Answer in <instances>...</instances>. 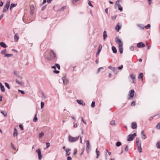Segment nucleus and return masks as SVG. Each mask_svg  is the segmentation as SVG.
<instances>
[{
    "mask_svg": "<svg viewBox=\"0 0 160 160\" xmlns=\"http://www.w3.org/2000/svg\"><path fill=\"white\" fill-rule=\"evenodd\" d=\"M79 136L76 137H73L70 135L68 136V139L69 142H76L79 139Z\"/></svg>",
    "mask_w": 160,
    "mask_h": 160,
    "instance_id": "f257e3e1",
    "label": "nucleus"
},
{
    "mask_svg": "<svg viewBox=\"0 0 160 160\" xmlns=\"http://www.w3.org/2000/svg\"><path fill=\"white\" fill-rule=\"evenodd\" d=\"M49 55L50 57L48 58H47V60L49 61L54 60L56 57V55L55 53L52 50H50Z\"/></svg>",
    "mask_w": 160,
    "mask_h": 160,
    "instance_id": "f03ea898",
    "label": "nucleus"
},
{
    "mask_svg": "<svg viewBox=\"0 0 160 160\" xmlns=\"http://www.w3.org/2000/svg\"><path fill=\"white\" fill-rule=\"evenodd\" d=\"M10 2V0H8L6 2V5L4 6L3 12L4 13L6 12L8 9Z\"/></svg>",
    "mask_w": 160,
    "mask_h": 160,
    "instance_id": "7ed1b4c3",
    "label": "nucleus"
},
{
    "mask_svg": "<svg viewBox=\"0 0 160 160\" xmlns=\"http://www.w3.org/2000/svg\"><path fill=\"white\" fill-rule=\"evenodd\" d=\"M136 135H137L135 133H134L132 134H129L128 136L127 141H132Z\"/></svg>",
    "mask_w": 160,
    "mask_h": 160,
    "instance_id": "20e7f679",
    "label": "nucleus"
},
{
    "mask_svg": "<svg viewBox=\"0 0 160 160\" xmlns=\"http://www.w3.org/2000/svg\"><path fill=\"white\" fill-rule=\"evenodd\" d=\"M36 152L38 153V159L39 160H41L42 158V155L40 148L36 150Z\"/></svg>",
    "mask_w": 160,
    "mask_h": 160,
    "instance_id": "39448f33",
    "label": "nucleus"
},
{
    "mask_svg": "<svg viewBox=\"0 0 160 160\" xmlns=\"http://www.w3.org/2000/svg\"><path fill=\"white\" fill-rule=\"evenodd\" d=\"M115 42L117 44H118L119 46L123 45L122 42L118 37H117L116 38Z\"/></svg>",
    "mask_w": 160,
    "mask_h": 160,
    "instance_id": "423d86ee",
    "label": "nucleus"
},
{
    "mask_svg": "<svg viewBox=\"0 0 160 160\" xmlns=\"http://www.w3.org/2000/svg\"><path fill=\"white\" fill-rule=\"evenodd\" d=\"M145 46V44L142 42H139L137 44V46L138 48H143Z\"/></svg>",
    "mask_w": 160,
    "mask_h": 160,
    "instance_id": "0eeeda50",
    "label": "nucleus"
},
{
    "mask_svg": "<svg viewBox=\"0 0 160 160\" xmlns=\"http://www.w3.org/2000/svg\"><path fill=\"white\" fill-rule=\"evenodd\" d=\"M63 83L64 84L67 85L68 83V80L66 79L65 77H63L62 78Z\"/></svg>",
    "mask_w": 160,
    "mask_h": 160,
    "instance_id": "6e6552de",
    "label": "nucleus"
},
{
    "mask_svg": "<svg viewBox=\"0 0 160 160\" xmlns=\"http://www.w3.org/2000/svg\"><path fill=\"white\" fill-rule=\"evenodd\" d=\"M102 45L101 44H100L99 45V47L98 48L97 52L96 53V56L98 55L99 54L100 52V51L102 49Z\"/></svg>",
    "mask_w": 160,
    "mask_h": 160,
    "instance_id": "1a4fd4ad",
    "label": "nucleus"
},
{
    "mask_svg": "<svg viewBox=\"0 0 160 160\" xmlns=\"http://www.w3.org/2000/svg\"><path fill=\"white\" fill-rule=\"evenodd\" d=\"M86 150L88 152V150L90 149V144L88 140H86Z\"/></svg>",
    "mask_w": 160,
    "mask_h": 160,
    "instance_id": "9d476101",
    "label": "nucleus"
},
{
    "mask_svg": "<svg viewBox=\"0 0 160 160\" xmlns=\"http://www.w3.org/2000/svg\"><path fill=\"white\" fill-rule=\"evenodd\" d=\"M71 151V149L67 148L65 149L66 156H68L70 154V151Z\"/></svg>",
    "mask_w": 160,
    "mask_h": 160,
    "instance_id": "9b49d317",
    "label": "nucleus"
},
{
    "mask_svg": "<svg viewBox=\"0 0 160 160\" xmlns=\"http://www.w3.org/2000/svg\"><path fill=\"white\" fill-rule=\"evenodd\" d=\"M76 101L79 104L82 105L83 106L85 104L83 102L82 100H77Z\"/></svg>",
    "mask_w": 160,
    "mask_h": 160,
    "instance_id": "f8f14e48",
    "label": "nucleus"
},
{
    "mask_svg": "<svg viewBox=\"0 0 160 160\" xmlns=\"http://www.w3.org/2000/svg\"><path fill=\"white\" fill-rule=\"evenodd\" d=\"M134 91L133 89L131 90L130 92L129 96L130 98H132L134 96Z\"/></svg>",
    "mask_w": 160,
    "mask_h": 160,
    "instance_id": "ddd939ff",
    "label": "nucleus"
},
{
    "mask_svg": "<svg viewBox=\"0 0 160 160\" xmlns=\"http://www.w3.org/2000/svg\"><path fill=\"white\" fill-rule=\"evenodd\" d=\"M119 51L120 54H122L123 52V45H120L119 46Z\"/></svg>",
    "mask_w": 160,
    "mask_h": 160,
    "instance_id": "4468645a",
    "label": "nucleus"
},
{
    "mask_svg": "<svg viewBox=\"0 0 160 160\" xmlns=\"http://www.w3.org/2000/svg\"><path fill=\"white\" fill-rule=\"evenodd\" d=\"M137 127V124L136 123L134 122L132 123V128L133 129H135Z\"/></svg>",
    "mask_w": 160,
    "mask_h": 160,
    "instance_id": "2eb2a0df",
    "label": "nucleus"
},
{
    "mask_svg": "<svg viewBox=\"0 0 160 160\" xmlns=\"http://www.w3.org/2000/svg\"><path fill=\"white\" fill-rule=\"evenodd\" d=\"M0 87L1 91L2 92H5V88L4 86L2 85V83L0 82Z\"/></svg>",
    "mask_w": 160,
    "mask_h": 160,
    "instance_id": "dca6fc26",
    "label": "nucleus"
},
{
    "mask_svg": "<svg viewBox=\"0 0 160 160\" xmlns=\"http://www.w3.org/2000/svg\"><path fill=\"white\" fill-rule=\"evenodd\" d=\"M19 39V37L17 33H16L15 34L14 37V40L15 42H17Z\"/></svg>",
    "mask_w": 160,
    "mask_h": 160,
    "instance_id": "f3484780",
    "label": "nucleus"
},
{
    "mask_svg": "<svg viewBox=\"0 0 160 160\" xmlns=\"http://www.w3.org/2000/svg\"><path fill=\"white\" fill-rule=\"evenodd\" d=\"M138 149L140 153L142 152V148H141V143H140L139 145L138 146Z\"/></svg>",
    "mask_w": 160,
    "mask_h": 160,
    "instance_id": "a211bd4d",
    "label": "nucleus"
},
{
    "mask_svg": "<svg viewBox=\"0 0 160 160\" xmlns=\"http://www.w3.org/2000/svg\"><path fill=\"white\" fill-rule=\"evenodd\" d=\"M0 46L3 48H6L7 47V45L4 42H1L0 43Z\"/></svg>",
    "mask_w": 160,
    "mask_h": 160,
    "instance_id": "6ab92c4d",
    "label": "nucleus"
},
{
    "mask_svg": "<svg viewBox=\"0 0 160 160\" xmlns=\"http://www.w3.org/2000/svg\"><path fill=\"white\" fill-rule=\"evenodd\" d=\"M107 37V32L106 31H104L103 32V40H105Z\"/></svg>",
    "mask_w": 160,
    "mask_h": 160,
    "instance_id": "aec40b11",
    "label": "nucleus"
},
{
    "mask_svg": "<svg viewBox=\"0 0 160 160\" xmlns=\"http://www.w3.org/2000/svg\"><path fill=\"white\" fill-rule=\"evenodd\" d=\"M13 135L14 137L17 136L18 135V131L17 130V129L15 128L14 129V132Z\"/></svg>",
    "mask_w": 160,
    "mask_h": 160,
    "instance_id": "412c9836",
    "label": "nucleus"
},
{
    "mask_svg": "<svg viewBox=\"0 0 160 160\" xmlns=\"http://www.w3.org/2000/svg\"><path fill=\"white\" fill-rule=\"evenodd\" d=\"M51 68L53 69H54L55 70L54 71V72L56 73H58L59 72V71L58 70H56V68L55 66H52L51 67Z\"/></svg>",
    "mask_w": 160,
    "mask_h": 160,
    "instance_id": "4be33fe9",
    "label": "nucleus"
},
{
    "mask_svg": "<svg viewBox=\"0 0 160 160\" xmlns=\"http://www.w3.org/2000/svg\"><path fill=\"white\" fill-rule=\"evenodd\" d=\"M41 95H42L41 98H42V100H45L46 99V96H45V95L44 94V93L43 92H42L41 93Z\"/></svg>",
    "mask_w": 160,
    "mask_h": 160,
    "instance_id": "5701e85b",
    "label": "nucleus"
},
{
    "mask_svg": "<svg viewBox=\"0 0 160 160\" xmlns=\"http://www.w3.org/2000/svg\"><path fill=\"white\" fill-rule=\"evenodd\" d=\"M112 48L113 53H116L117 52V50L116 48L114 46H112Z\"/></svg>",
    "mask_w": 160,
    "mask_h": 160,
    "instance_id": "b1692460",
    "label": "nucleus"
},
{
    "mask_svg": "<svg viewBox=\"0 0 160 160\" xmlns=\"http://www.w3.org/2000/svg\"><path fill=\"white\" fill-rule=\"evenodd\" d=\"M131 78L133 80L132 83H134V80L135 79V76L134 75L132 74L130 76Z\"/></svg>",
    "mask_w": 160,
    "mask_h": 160,
    "instance_id": "393cba45",
    "label": "nucleus"
},
{
    "mask_svg": "<svg viewBox=\"0 0 160 160\" xmlns=\"http://www.w3.org/2000/svg\"><path fill=\"white\" fill-rule=\"evenodd\" d=\"M119 23H118L117 25L115 27V28L116 30L117 31H118L119 30L121 29V27L119 25Z\"/></svg>",
    "mask_w": 160,
    "mask_h": 160,
    "instance_id": "a878e982",
    "label": "nucleus"
},
{
    "mask_svg": "<svg viewBox=\"0 0 160 160\" xmlns=\"http://www.w3.org/2000/svg\"><path fill=\"white\" fill-rule=\"evenodd\" d=\"M108 68L112 70V71H113V72H115V71L117 70L116 68H114V67H112L111 66H109L108 67Z\"/></svg>",
    "mask_w": 160,
    "mask_h": 160,
    "instance_id": "bb28decb",
    "label": "nucleus"
},
{
    "mask_svg": "<svg viewBox=\"0 0 160 160\" xmlns=\"http://www.w3.org/2000/svg\"><path fill=\"white\" fill-rule=\"evenodd\" d=\"M17 6V4H15V3H12L11 5V6H10V10H12V8H13L15 7H16V6Z\"/></svg>",
    "mask_w": 160,
    "mask_h": 160,
    "instance_id": "cd10ccee",
    "label": "nucleus"
},
{
    "mask_svg": "<svg viewBox=\"0 0 160 160\" xmlns=\"http://www.w3.org/2000/svg\"><path fill=\"white\" fill-rule=\"evenodd\" d=\"M143 77V74L142 73H141L138 77V78L139 79H141L142 80Z\"/></svg>",
    "mask_w": 160,
    "mask_h": 160,
    "instance_id": "c85d7f7f",
    "label": "nucleus"
},
{
    "mask_svg": "<svg viewBox=\"0 0 160 160\" xmlns=\"http://www.w3.org/2000/svg\"><path fill=\"white\" fill-rule=\"evenodd\" d=\"M96 152L97 155L96 158H98L99 156V152L98 151L97 148L96 150Z\"/></svg>",
    "mask_w": 160,
    "mask_h": 160,
    "instance_id": "c756f323",
    "label": "nucleus"
},
{
    "mask_svg": "<svg viewBox=\"0 0 160 160\" xmlns=\"http://www.w3.org/2000/svg\"><path fill=\"white\" fill-rule=\"evenodd\" d=\"M16 82L17 83L20 85H23V84L22 81L19 82L17 79H16Z\"/></svg>",
    "mask_w": 160,
    "mask_h": 160,
    "instance_id": "7c9ffc66",
    "label": "nucleus"
},
{
    "mask_svg": "<svg viewBox=\"0 0 160 160\" xmlns=\"http://www.w3.org/2000/svg\"><path fill=\"white\" fill-rule=\"evenodd\" d=\"M156 146L157 148L160 149V141L157 142Z\"/></svg>",
    "mask_w": 160,
    "mask_h": 160,
    "instance_id": "2f4dec72",
    "label": "nucleus"
},
{
    "mask_svg": "<svg viewBox=\"0 0 160 160\" xmlns=\"http://www.w3.org/2000/svg\"><path fill=\"white\" fill-rule=\"evenodd\" d=\"M110 124L112 125H116L115 121L114 120H112L110 122Z\"/></svg>",
    "mask_w": 160,
    "mask_h": 160,
    "instance_id": "473e14b6",
    "label": "nucleus"
},
{
    "mask_svg": "<svg viewBox=\"0 0 160 160\" xmlns=\"http://www.w3.org/2000/svg\"><path fill=\"white\" fill-rule=\"evenodd\" d=\"M37 114H36L35 115L34 118L33 119V121L34 122H36L38 120V118L37 117Z\"/></svg>",
    "mask_w": 160,
    "mask_h": 160,
    "instance_id": "72a5a7b5",
    "label": "nucleus"
},
{
    "mask_svg": "<svg viewBox=\"0 0 160 160\" xmlns=\"http://www.w3.org/2000/svg\"><path fill=\"white\" fill-rule=\"evenodd\" d=\"M44 135V133L43 132H41L39 134V138H41Z\"/></svg>",
    "mask_w": 160,
    "mask_h": 160,
    "instance_id": "f704fd0d",
    "label": "nucleus"
},
{
    "mask_svg": "<svg viewBox=\"0 0 160 160\" xmlns=\"http://www.w3.org/2000/svg\"><path fill=\"white\" fill-rule=\"evenodd\" d=\"M12 56V54H6L5 55L4 57H9Z\"/></svg>",
    "mask_w": 160,
    "mask_h": 160,
    "instance_id": "c9c22d12",
    "label": "nucleus"
},
{
    "mask_svg": "<svg viewBox=\"0 0 160 160\" xmlns=\"http://www.w3.org/2000/svg\"><path fill=\"white\" fill-rule=\"evenodd\" d=\"M120 2V0H117L115 2V5L118 6L119 5H120L119 4V2Z\"/></svg>",
    "mask_w": 160,
    "mask_h": 160,
    "instance_id": "e433bc0d",
    "label": "nucleus"
},
{
    "mask_svg": "<svg viewBox=\"0 0 160 160\" xmlns=\"http://www.w3.org/2000/svg\"><path fill=\"white\" fill-rule=\"evenodd\" d=\"M30 9L31 11H33L34 9V7L33 5H32L30 6Z\"/></svg>",
    "mask_w": 160,
    "mask_h": 160,
    "instance_id": "4c0bfd02",
    "label": "nucleus"
},
{
    "mask_svg": "<svg viewBox=\"0 0 160 160\" xmlns=\"http://www.w3.org/2000/svg\"><path fill=\"white\" fill-rule=\"evenodd\" d=\"M121 144V142H118L116 143V145L117 147H119Z\"/></svg>",
    "mask_w": 160,
    "mask_h": 160,
    "instance_id": "58836bf2",
    "label": "nucleus"
},
{
    "mask_svg": "<svg viewBox=\"0 0 160 160\" xmlns=\"http://www.w3.org/2000/svg\"><path fill=\"white\" fill-rule=\"evenodd\" d=\"M6 49H4L1 51V53L2 54H4L6 53Z\"/></svg>",
    "mask_w": 160,
    "mask_h": 160,
    "instance_id": "ea45409f",
    "label": "nucleus"
},
{
    "mask_svg": "<svg viewBox=\"0 0 160 160\" xmlns=\"http://www.w3.org/2000/svg\"><path fill=\"white\" fill-rule=\"evenodd\" d=\"M1 113L2 114H3L4 115V116H6L7 115V113L6 112H4L3 111H1Z\"/></svg>",
    "mask_w": 160,
    "mask_h": 160,
    "instance_id": "a19ab883",
    "label": "nucleus"
},
{
    "mask_svg": "<svg viewBox=\"0 0 160 160\" xmlns=\"http://www.w3.org/2000/svg\"><path fill=\"white\" fill-rule=\"evenodd\" d=\"M95 102L94 101H92L91 105V107L92 108L94 107L95 106Z\"/></svg>",
    "mask_w": 160,
    "mask_h": 160,
    "instance_id": "79ce46f5",
    "label": "nucleus"
},
{
    "mask_svg": "<svg viewBox=\"0 0 160 160\" xmlns=\"http://www.w3.org/2000/svg\"><path fill=\"white\" fill-rule=\"evenodd\" d=\"M44 102H41V108H42L44 106Z\"/></svg>",
    "mask_w": 160,
    "mask_h": 160,
    "instance_id": "37998d69",
    "label": "nucleus"
},
{
    "mask_svg": "<svg viewBox=\"0 0 160 160\" xmlns=\"http://www.w3.org/2000/svg\"><path fill=\"white\" fill-rule=\"evenodd\" d=\"M118 9L120 11H122V7L120 5H119L118 6Z\"/></svg>",
    "mask_w": 160,
    "mask_h": 160,
    "instance_id": "c03bdc74",
    "label": "nucleus"
},
{
    "mask_svg": "<svg viewBox=\"0 0 160 160\" xmlns=\"http://www.w3.org/2000/svg\"><path fill=\"white\" fill-rule=\"evenodd\" d=\"M5 84L6 87H7L8 89H9L10 88V87L8 83L6 82H5Z\"/></svg>",
    "mask_w": 160,
    "mask_h": 160,
    "instance_id": "a18cd8bd",
    "label": "nucleus"
},
{
    "mask_svg": "<svg viewBox=\"0 0 160 160\" xmlns=\"http://www.w3.org/2000/svg\"><path fill=\"white\" fill-rule=\"evenodd\" d=\"M104 69V68L103 67H101V68H99L97 70V73H98L100 72V71L101 69Z\"/></svg>",
    "mask_w": 160,
    "mask_h": 160,
    "instance_id": "49530a36",
    "label": "nucleus"
},
{
    "mask_svg": "<svg viewBox=\"0 0 160 160\" xmlns=\"http://www.w3.org/2000/svg\"><path fill=\"white\" fill-rule=\"evenodd\" d=\"M55 66L57 67L58 69V70H59L60 69V66L59 64L56 63L55 64Z\"/></svg>",
    "mask_w": 160,
    "mask_h": 160,
    "instance_id": "de8ad7c7",
    "label": "nucleus"
},
{
    "mask_svg": "<svg viewBox=\"0 0 160 160\" xmlns=\"http://www.w3.org/2000/svg\"><path fill=\"white\" fill-rule=\"evenodd\" d=\"M66 8V7L65 6H63L59 10L62 11L64 10Z\"/></svg>",
    "mask_w": 160,
    "mask_h": 160,
    "instance_id": "09e8293b",
    "label": "nucleus"
},
{
    "mask_svg": "<svg viewBox=\"0 0 160 160\" xmlns=\"http://www.w3.org/2000/svg\"><path fill=\"white\" fill-rule=\"evenodd\" d=\"M156 128L160 129V122L157 125Z\"/></svg>",
    "mask_w": 160,
    "mask_h": 160,
    "instance_id": "8fccbe9b",
    "label": "nucleus"
},
{
    "mask_svg": "<svg viewBox=\"0 0 160 160\" xmlns=\"http://www.w3.org/2000/svg\"><path fill=\"white\" fill-rule=\"evenodd\" d=\"M150 27V25L149 24H147L146 26H145V28L146 29H148Z\"/></svg>",
    "mask_w": 160,
    "mask_h": 160,
    "instance_id": "3c124183",
    "label": "nucleus"
},
{
    "mask_svg": "<svg viewBox=\"0 0 160 160\" xmlns=\"http://www.w3.org/2000/svg\"><path fill=\"white\" fill-rule=\"evenodd\" d=\"M142 138L143 139H144L145 138H147V136L145 134L142 135Z\"/></svg>",
    "mask_w": 160,
    "mask_h": 160,
    "instance_id": "603ef678",
    "label": "nucleus"
},
{
    "mask_svg": "<svg viewBox=\"0 0 160 160\" xmlns=\"http://www.w3.org/2000/svg\"><path fill=\"white\" fill-rule=\"evenodd\" d=\"M134 47L133 46H131L130 47V49L132 51H134Z\"/></svg>",
    "mask_w": 160,
    "mask_h": 160,
    "instance_id": "864d4df0",
    "label": "nucleus"
},
{
    "mask_svg": "<svg viewBox=\"0 0 160 160\" xmlns=\"http://www.w3.org/2000/svg\"><path fill=\"white\" fill-rule=\"evenodd\" d=\"M77 151L76 149H75L74 150L73 155H76L77 153Z\"/></svg>",
    "mask_w": 160,
    "mask_h": 160,
    "instance_id": "5fc2aeb1",
    "label": "nucleus"
},
{
    "mask_svg": "<svg viewBox=\"0 0 160 160\" xmlns=\"http://www.w3.org/2000/svg\"><path fill=\"white\" fill-rule=\"evenodd\" d=\"M47 148H48L50 146V143L49 142H47L46 143Z\"/></svg>",
    "mask_w": 160,
    "mask_h": 160,
    "instance_id": "6e6d98bb",
    "label": "nucleus"
},
{
    "mask_svg": "<svg viewBox=\"0 0 160 160\" xmlns=\"http://www.w3.org/2000/svg\"><path fill=\"white\" fill-rule=\"evenodd\" d=\"M138 26L141 29H143L144 28V26L143 25H138Z\"/></svg>",
    "mask_w": 160,
    "mask_h": 160,
    "instance_id": "4d7b16f0",
    "label": "nucleus"
},
{
    "mask_svg": "<svg viewBox=\"0 0 160 160\" xmlns=\"http://www.w3.org/2000/svg\"><path fill=\"white\" fill-rule=\"evenodd\" d=\"M19 127L21 129V130H23V127L22 125L21 124V125H19Z\"/></svg>",
    "mask_w": 160,
    "mask_h": 160,
    "instance_id": "13d9d810",
    "label": "nucleus"
},
{
    "mask_svg": "<svg viewBox=\"0 0 160 160\" xmlns=\"http://www.w3.org/2000/svg\"><path fill=\"white\" fill-rule=\"evenodd\" d=\"M88 4L89 6H90L92 7H93V5H92V3H91V2L90 1H88Z\"/></svg>",
    "mask_w": 160,
    "mask_h": 160,
    "instance_id": "bf43d9fd",
    "label": "nucleus"
},
{
    "mask_svg": "<svg viewBox=\"0 0 160 160\" xmlns=\"http://www.w3.org/2000/svg\"><path fill=\"white\" fill-rule=\"evenodd\" d=\"M18 91L19 92H21V93L22 94H24L25 93L23 91H22L19 89H18Z\"/></svg>",
    "mask_w": 160,
    "mask_h": 160,
    "instance_id": "052dcab7",
    "label": "nucleus"
},
{
    "mask_svg": "<svg viewBox=\"0 0 160 160\" xmlns=\"http://www.w3.org/2000/svg\"><path fill=\"white\" fill-rule=\"evenodd\" d=\"M79 0H72V3L73 4H74L76 2Z\"/></svg>",
    "mask_w": 160,
    "mask_h": 160,
    "instance_id": "680f3d73",
    "label": "nucleus"
},
{
    "mask_svg": "<svg viewBox=\"0 0 160 160\" xmlns=\"http://www.w3.org/2000/svg\"><path fill=\"white\" fill-rule=\"evenodd\" d=\"M123 65H121L119 67H118V69L119 70H121L123 68Z\"/></svg>",
    "mask_w": 160,
    "mask_h": 160,
    "instance_id": "e2e57ef3",
    "label": "nucleus"
},
{
    "mask_svg": "<svg viewBox=\"0 0 160 160\" xmlns=\"http://www.w3.org/2000/svg\"><path fill=\"white\" fill-rule=\"evenodd\" d=\"M125 151L126 152H128V145H126V147H125Z\"/></svg>",
    "mask_w": 160,
    "mask_h": 160,
    "instance_id": "0e129e2a",
    "label": "nucleus"
},
{
    "mask_svg": "<svg viewBox=\"0 0 160 160\" xmlns=\"http://www.w3.org/2000/svg\"><path fill=\"white\" fill-rule=\"evenodd\" d=\"M116 17L117 16L116 15H114V16L112 17V19L115 20V19H116Z\"/></svg>",
    "mask_w": 160,
    "mask_h": 160,
    "instance_id": "69168bd1",
    "label": "nucleus"
},
{
    "mask_svg": "<svg viewBox=\"0 0 160 160\" xmlns=\"http://www.w3.org/2000/svg\"><path fill=\"white\" fill-rule=\"evenodd\" d=\"M74 124H73V127L74 128H76L77 127V123H75L74 122Z\"/></svg>",
    "mask_w": 160,
    "mask_h": 160,
    "instance_id": "338daca9",
    "label": "nucleus"
},
{
    "mask_svg": "<svg viewBox=\"0 0 160 160\" xmlns=\"http://www.w3.org/2000/svg\"><path fill=\"white\" fill-rule=\"evenodd\" d=\"M67 160H72V159L70 157H68L67 158Z\"/></svg>",
    "mask_w": 160,
    "mask_h": 160,
    "instance_id": "774afa93",
    "label": "nucleus"
}]
</instances>
